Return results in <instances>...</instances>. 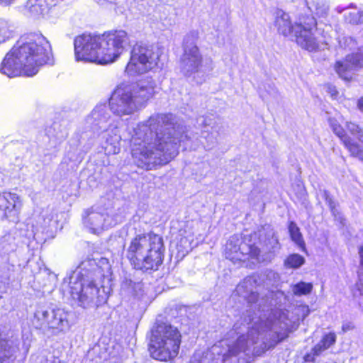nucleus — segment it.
<instances>
[{
    "instance_id": "obj_1",
    "label": "nucleus",
    "mask_w": 363,
    "mask_h": 363,
    "mask_svg": "<svg viewBox=\"0 0 363 363\" xmlns=\"http://www.w3.org/2000/svg\"><path fill=\"white\" fill-rule=\"evenodd\" d=\"M171 121L170 115L156 114L133 129L130 147L138 167L150 169L178 155L179 133Z\"/></svg>"
},
{
    "instance_id": "obj_2",
    "label": "nucleus",
    "mask_w": 363,
    "mask_h": 363,
    "mask_svg": "<svg viewBox=\"0 0 363 363\" xmlns=\"http://www.w3.org/2000/svg\"><path fill=\"white\" fill-rule=\"evenodd\" d=\"M53 63L48 40L41 34L31 33L21 37L6 55L0 65V72L9 77L20 74L33 77L41 66Z\"/></svg>"
},
{
    "instance_id": "obj_3",
    "label": "nucleus",
    "mask_w": 363,
    "mask_h": 363,
    "mask_svg": "<svg viewBox=\"0 0 363 363\" xmlns=\"http://www.w3.org/2000/svg\"><path fill=\"white\" fill-rule=\"evenodd\" d=\"M247 335L240 336L236 342L229 347L228 352L223 355V361L230 356H236L240 352H250L261 355L266 350L274 347L286 337V324L281 321L279 311H267V313L253 318Z\"/></svg>"
},
{
    "instance_id": "obj_4",
    "label": "nucleus",
    "mask_w": 363,
    "mask_h": 363,
    "mask_svg": "<svg viewBox=\"0 0 363 363\" xmlns=\"http://www.w3.org/2000/svg\"><path fill=\"white\" fill-rule=\"evenodd\" d=\"M130 45V37L123 30H111L103 35L83 33L74 41L77 61L108 65L117 61Z\"/></svg>"
},
{
    "instance_id": "obj_5",
    "label": "nucleus",
    "mask_w": 363,
    "mask_h": 363,
    "mask_svg": "<svg viewBox=\"0 0 363 363\" xmlns=\"http://www.w3.org/2000/svg\"><path fill=\"white\" fill-rule=\"evenodd\" d=\"M155 88L152 80L142 81L133 89L118 86L109 98L110 110L120 118L131 116L146 106L155 93Z\"/></svg>"
},
{
    "instance_id": "obj_6",
    "label": "nucleus",
    "mask_w": 363,
    "mask_h": 363,
    "mask_svg": "<svg viewBox=\"0 0 363 363\" xmlns=\"http://www.w3.org/2000/svg\"><path fill=\"white\" fill-rule=\"evenodd\" d=\"M92 264H95L94 261L82 262L69 277V294L84 308L99 306L106 300L104 290L101 291L96 283L95 277L101 274L99 267L96 266L91 270H85L87 265Z\"/></svg>"
},
{
    "instance_id": "obj_7",
    "label": "nucleus",
    "mask_w": 363,
    "mask_h": 363,
    "mask_svg": "<svg viewBox=\"0 0 363 363\" xmlns=\"http://www.w3.org/2000/svg\"><path fill=\"white\" fill-rule=\"evenodd\" d=\"M113 121L105 104L97 105L86 118V123L94 130H103L102 145L107 155H116L121 150V136Z\"/></svg>"
},
{
    "instance_id": "obj_8",
    "label": "nucleus",
    "mask_w": 363,
    "mask_h": 363,
    "mask_svg": "<svg viewBox=\"0 0 363 363\" xmlns=\"http://www.w3.org/2000/svg\"><path fill=\"white\" fill-rule=\"evenodd\" d=\"M181 335L177 328L160 325L152 330L149 350L151 356L160 361H168L177 356Z\"/></svg>"
},
{
    "instance_id": "obj_9",
    "label": "nucleus",
    "mask_w": 363,
    "mask_h": 363,
    "mask_svg": "<svg viewBox=\"0 0 363 363\" xmlns=\"http://www.w3.org/2000/svg\"><path fill=\"white\" fill-rule=\"evenodd\" d=\"M123 218L119 209L111 206H96L86 211L83 216V223L91 233L100 234L121 223Z\"/></svg>"
},
{
    "instance_id": "obj_10",
    "label": "nucleus",
    "mask_w": 363,
    "mask_h": 363,
    "mask_svg": "<svg viewBox=\"0 0 363 363\" xmlns=\"http://www.w3.org/2000/svg\"><path fill=\"white\" fill-rule=\"evenodd\" d=\"M159 52L153 48L136 44L130 52V57L125 67V72L130 76L144 74L158 65Z\"/></svg>"
},
{
    "instance_id": "obj_11",
    "label": "nucleus",
    "mask_w": 363,
    "mask_h": 363,
    "mask_svg": "<svg viewBox=\"0 0 363 363\" xmlns=\"http://www.w3.org/2000/svg\"><path fill=\"white\" fill-rule=\"evenodd\" d=\"M211 57L203 59L199 48L192 41L186 45L183 53V74L190 77L195 74H207L213 69Z\"/></svg>"
},
{
    "instance_id": "obj_12",
    "label": "nucleus",
    "mask_w": 363,
    "mask_h": 363,
    "mask_svg": "<svg viewBox=\"0 0 363 363\" xmlns=\"http://www.w3.org/2000/svg\"><path fill=\"white\" fill-rule=\"evenodd\" d=\"M225 255L233 262L245 261L249 257L258 262H264L267 258L261 255V250L255 245L241 241L238 236H232L225 245Z\"/></svg>"
},
{
    "instance_id": "obj_13",
    "label": "nucleus",
    "mask_w": 363,
    "mask_h": 363,
    "mask_svg": "<svg viewBox=\"0 0 363 363\" xmlns=\"http://www.w3.org/2000/svg\"><path fill=\"white\" fill-rule=\"evenodd\" d=\"M147 245H145L142 259L135 268L143 270L157 269L163 259V240L161 236L155 233H149Z\"/></svg>"
},
{
    "instance_id": "obj_14",
    "label": "nucleus",
    "mask_w": 363,
    "mask_h": 363,
    "mask_svg": "<svg viewBox=\"0 0 363 363\" xmlns=\"http://www.w3.org/2000/svg\"><path fill=\"white\" fill-rule=\"evenodd\" d=\"M147 245H145L142 259L135 268L143 270L157 269L163 259V240L161 236L155 233H149Z\"/></svg>"
},
{
    "instance_id": "obj_15",
    "label": "nucleus",
    "mask_w": 363,
    "mask_h": 363,
    "mask_svg": "<svg viewBox=\"0 0 363 363\" xmlns=\"http://www.w3.org/2000/svg\"><path fill=\"white\" fill-rule=\"evenodd\" d=\"M201 128V134L206 140V148L211 150L218 143V137L222 130L220 118L211 113L199 117L197 119Z\"/></svg>"
},
{
    "instance_id": "obj_16",
    "label": "nucleus",
    "mask_w": 363,
    "mask_h": 363,
    "mask_svg": "<svg viewBox=\"0 0 363 363\" xmlns=\"http://www.w3.org/2000/svg\"><path fill=\"white\" fill-rule=\"evenodd\" d=\"M23 206L21 197L11 191L0 192V217L16 223Z\"/></svg>"
},
{
    "instance_id": "obj_17",
    "label": "nucleus",
    "mask_w": 363,
    "mask_h": 363,
    "mask_svg": "<svg viewBox=\"0 0 363 363\" xmlns=\"http://www.w3.org/2000/svg\"><path fill=\"white\" fill-rule=\"evenodd\" d=\"M307 25L296 24L295 37L297 44L308 51H316L319 48L320 41L315 36L313 28L316 26L314 18H309Z\"/></svg>"
},
{
    "instance_id": "obj_18",
    "label": "nucleus",
    "mask_w": 363,
    "mask_h": 363,
    "mask_svg": "<svg viewBox=\"0 0 363 363\" xmlns=\"http://www.w3.org/2000/svg\"><path fill=\"white\" fill-rule=\"evenodd\" d=\"M363 67V49L356 53L346 56L344 61L337 62L335 68L338 75L344 79H349L352 71Z\"/></svg>"
},
{
    "instance_id": "obj_19",
    "label": "nucleus",
    "mask_w": 363,
    "mask_h": 363,
    "mask_svg": "<svg viewBox=\"0 0 363 363\" xmlns=\"http://www.w3.org/2000/svg\"><path fill=\"white\" fill-rule=\"evenodd\" d=\"M328 123L333 133L341 140L344 146L350 152L351 155L363 160V150L360 145L348 135L343 128L335 118H330Z\"/></svg>"
},
{
    "instance_id": "obj_20",
    "label": "nucleus",
    "mask_w": 363,
    "mask_h": 363,
    "mask_svg": "<svg viewBox=\"0 0 363 363\" xmlns=\"http://www.w3.org/2000/svg\"><path fill=\"white\" fill-rule=\"evenodd\" d=\"M149 233L138 234L131 239L128 249L127 257L130 261L134 267L141 262V259H145L142 255L145 245H147Z\"/></svg>"
},
{
    "instance_id": "obj_21",
    "label": "nucleus",
    "mask_w": 363,
    "mask_h": 363,
    "mask_svg": "<svg viewBox=\"0 0 363 363\" xmlns=\"http://www.w3.org/2000/svg\"><path fill=\"white\" fill-rule=\"evenodd\" d=\"M255 283V279L252 277H247L242 282L238 285L236 292L239 296L243 297L249 303H255L256 306H258V309L260 310L262 304L265 303L266 301L264 298H259L257 292L255 291L253 289V284Z\"/></svg>"
},
{
    "instance_id": "obj_22",
    "label": "nucleus",
    "mask_w": 363,
    "mask_h": 363,
    "mask_svg": "<svg viewBox=\"0 0 363 363\" xmlns=\"http://www.w3.org/2000/svg\"><path fill=\"white\" fill-rule=\"evenodd\" d=\"M336 340L337 336L334 332L325 334L311 352L304 356L305 362H314L316 357L320 356L324 351L335 345Z\"/></svg>"
},
{
    "instance_id": "obj_23",
    "label": "nucleus",
    "mask_w": 363,
    "mask_h": 363,
    "mask_svg": "<svg viewBox=\"0 0 363 363\" xmlns=\"http://www.w3.org/2000/svg\"><path fill=\"white\" fill-rule=\"evenodd\" d=\"M26 6L33 16L44 17L57 10L55 0H28Z\"/></svg>"
},
{
    "instance_id": "obj_24",
    "label": "nucleus",
    "mask_w": 363,
    "mask_h": 363,
    "mask_svg": "<svg viewBox=\"0 0 363 363\" xmlns=\"http://www.w3.org/2000/svg\"><path fill=\"white\" fill-rule=\"evenodd\" d=\"M55 309L38 308L35 312L33 324L36 328L50 332Z\"/></svg>"
},
{
    "instance_id": "obj_25",
    "label": "nucleus",
    "mask_w": 363,
    "mask_h": 363,
    "mask_svg": "<svg viewBox=\"0 0 363 363\" xmlns=\"http://www.w3.org/2000/svg\"><path fill=\"white\" fill-rule=\"evenodd\" d=\"M18 340H4L0 338V363H11L16 359L18 351Z\"/></svg>"
},
{
    "instance_id": "obj_26",
    "label": "nucleus",
    "mask_w": 363,
    "mask_h": 363,
    "mask_svg": "<svg viewBox=\"0 0 363 363\" xmlns=\"http://www.w3.org/2000/svg\"><path fill=\"white\" fill-rule=\"evenodd\" d=\"M70 328L68 313L61 308H56L50 332L53 335L65 333Z\"/></svg>"
},
{
    "instance_id": "obj_27",
    "label": "nucleus",
    "mask_w": 363,
    "mask_h": 363,
    "mask_svg": "<svg viewBox=\"0 0 363 363\" xmlns=\"http://www.w3.org/2000/svg\"><path fill=\"white\" fill-rule=\"evenodd\" d=\"M264 233L260 234V241L262 244V251L267 254V258H271L272 252L279 248L278 238L270 227L264 229Z\"/></svg>"
},
{
    "instance_id": "obj_28",
    "label": "nucleus",
    "mask_w": 363,
    "mask_h": 363,
    "mask_svg": "<svg viewBox=\"0 0 363 363\" xmlns=\"http://www.w3.org/2000/svg\"><path fill=\"white\" fill-rule=\"evenodd\" d=\"M274 25L278 32L284 36L291 35L292 32L295 33L296 24L292 26L289 14L283 11L277 13Z\"/></svg>"
},
{
    "instance_id": "obj_29",
    "label": "nucleus",
    "mask_w": 363,
    "mask_h": 363,
    "mask_svg": "<svg viewBox=\"0 0 363 363\" xmlns=\"http://www.w3.org/2000/svg\"><path fill=\"white\" fill-rule=\"evenodd\" d=\"M53 216L48 210L43 211L40 214L37 215L32 223L33 232L34 233H44L48 230L52 221Z\"/></svg>"
},
{
    "instance_id": "obj_30",
    "label": "nucleus",
    "mask_w": 363,
    "mask_h": 363,
    "mask_svg": "<svg viewBox=\"0 0 363 363\" xmlns=\"http://www.w3.org/2000/svg\"><path fill=\"white\" fill-rule=\"evenodd\" d=\"M308 9L318 16L325 15L328 6L324 0H308L306 1Z\"/></svg>"
},
{
    "instance_id": "obj_31",
    "label": "nucleus",
    "mask_w": 363,
    "mask_h": 363,
    "mask_svg": "<svg viewBox=\"0 0 363 363\" xmlns=\"http://www.w3.org/2000/svg\"><path fill=\"white\" fill-rule=\"evenodd\" d=\"M323 196L329 208L335 217V218L340 222L342 225L345 224V219L342 216V213L336 208V203L333 200V199L330 196L329 192L328 191H323Z\"/></svg>"
},
{
    "instance_id": "obj_32",
    "label": "nucleus",
    "mask_w": 363,
    "mask_h": 363,
    "mask_svg": "<svg viewBox=\"0 0 363 363\" xmlns=\"http://www.w3.org/2000/svg\"><path fill=\"white\" fill-rule=\"evenodd\" d=\"M13 33V26L7 21L0 20V43L5 42Z\"/></svg>"
},
{
    "instance_id": "obj_33",
    "label": "nucleus",
    "mask_w": 363,
    "mask_h": 363,
    "mask_svg": "<svg viewBox=\"0 0 363 363\" xmlns=\"http://www.w3.org/2000/svg\"><path fill=\"white\" fill-rule=\"evenodd\" d=\"M289 230L290 233L291 238L294 242L298 245L302 246L304 245L303 237L300 233L299 228L294 222H291L289 225Z\"/></svg>"
},
{
    "instance_id": "obj_34",
    "label": "nucleus",
    "mask_w": 363,
    "mask_h": 363,
    "mask_svg": "<svg viewBox=\"0 0 363 363\" xmlns=\"http://www.w3.org/2000/svg\"><path fill=\"white\" fill-rule=\"evenodd\" d=\"M305 262L303 257L298 254H293L289 255L284 262L286 267L290 268H298Z\"/></svg>"
},
{
    "instance_id": "obj_35",
    "label": "nucleus",
    "mask_w": 363,
    "mask_h": 363,
    "mask_svg": "<svg viewBox=\"0 0 363 363\" xmlns=\"http://www.w3.org/2000/svg\"><path fill=\"white\" fill-rule=\"evenodd\" d=\"M313 285L311 283L299 282L292 287L293 293L296 296L306 295L311 293Z\"/></svg>"
},
{
    "instance_id": "obj_36",
    "label": "nucleus",
    "mask_w": 363,
    "mask_h": 363,
    "mask_svg": "<svg viewBox=\"0 0 363 363\" xmlns=\"http://www.w3.org/2000/svg\"><path fill=\"white\" fill-rule=\"evenodd\" d=\"M357 290L359 291L360 296H363V275H359L358 281L356 284Z\"/></svg>"
},
{
    "instance_id": "obj_37",
    "label": "nucleus",
    "mask_w": 363,
    "mask_h": 363,
    "mask_svg": "<svg viewBox=\"0 0 363 363\" xmlns=\"http://www.w3.org/2000/svg\"><path fill=\"white\" fill-rule=\"evenodd\" d=\"M354 325L350 322L344 323L342 325V330L343 333L352 330L354 329Z\"/></svg>"
},
{
    "instance_id": "obj_38",
    "label": "nucleus",
    "mask_w": 363,
    "mask_h": 363,
    "mask_svg": "<svg viewBox=\"0 0 363 363\" xmlns=\"http://www.w3.org/2000/svg\"><path fill=\"white\" fill-rule=\"evenodd\" d=\"M328 91L330 93L332 97H335L337 94V91L335 90L334 87L329 86Z\"/></svg>"
},
{
    "instance_id": "obj_39",
    "label": "nucleus",
    "mask_w": 363,
    "mask_h": 363,
    "mask_svg": "<svg viewBox=\"0 0 363 363\" xmlns=\"http://www.w3.org/2000/svg\"><path fill=\"white\" fill-rule=\"evenodd\" d=\"M359 255L360 257V264L363 267V246L359 247Z\"/></svg>"
},
{
    "instance_id": "obj_40",
    "label": "nucleus",
    "mask_w": 363,
    "mask_h": 363,
    "mask_svg": "<svg viewBox=\"0 0 363 363\" xmlns=\"http://www.w3.org/2000/svg\"><path fill=\"white\" fill-rule=\"evenodd\" d=\"M357 106L361 111H363V97L358 101Z\"/></svg>"
},
{
    "instance_id": "obj_41",
    "label": "nucleus",
    "mask_w": 363,
    "mask_h": 363,
    "mask_svg": "<svg viewBox=\"0 0 363 363\" xmlns=\"http://www.w3.org/2000/svg\"><path fill=\"white\" fill-rule=\"evenodd\" d=\"M99 4H104L105 3H112L115 0H96Z\"/></svg>"
},
{
    "instance_id": "obj_42",
    "label": "nucleus",
    "mask_w": 363,
    "mask_h": 363,
    "mask_svg": "<svg viewBox=\"0 0 363 363\" xmlns=\"http://www.w3.org/2000/svg\"><path fill=\"white\" fill-rule=\"evenodd\" d=\"M185 138L186 139V142L184 144V149L185 150L191 149V145H189V143H187L188 140H189V138H188V137L186 135L185 136Z\"/></svg>"
},
{
    "instance_id": "obj_43",
    "label": "nucleus",
    "mask_w": 363,
    "mask_h": 363,
    "mask_svg": "<svg viewBox=\"0 0 363 363\" xmlns=\"http://www.w3.org/2000/svg\"><path fill=\"white\" fill-rule=\"evenodd\" d=\"M197 38H198V35H197V33H193L191 34V38H192L193 41H194V40H196Z\"/></svg>"
},
{
    "instance_id": "obj_44",
    "label": "nucleus",
    "mask_w": 363,
    "mask_h": 363,
    "mask_svg": "<svg viewBox=\"0 0 363 363\" xmlns=\"http://www.w3.org/2000/svg\"><path fill=\"white\" fill-rule=\"evenodd\" d=\"M188 38H189V37H186V44H188V43H189Z\"/></svg>"
},
{
    "instance_id": "obj_45",
    "label": "nucleus",
    "mask_w": 363,
    "mask_h": 363,
    "mask_svg": "<svg viewBox=\"0 0 363 363\" xmlns=\"http://www.w3.org/2000/svg\"><path fill=\"white\" fill-rule=\"evenodd\" d=\"M348 40H350L351 42L352 41V39L351 38H349Z\"/></svg>"
}]
</instances>
